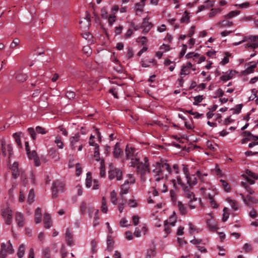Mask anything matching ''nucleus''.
I'll list each match as a JSON object with an SVG mask.
<instances>
[{
    "label": "nucleus",
    "mask_w": 258,
    "mask_h": 258,
    "mask_svg": "<svg viewBox=\"0 0 258 258\" xmlns=\"http://www.w3.org/2000/svg\"><path fill=\"white\" fill-rule=\"evenodd\" d=\"M49 156L55 161H57L59 159V153L54 148H51L48 151Z\"/></svg>",
    "instance_id": "nucleus-14"
},
{
    "label": "nucleus",
    "mask_w": 258,
    "mask_h": 258,
    "mask_svg": "<svg viewBox=\"0 0 258 258\" xmlns=\"http://www.w3.org/2000/svg\"><path fill=\"white\" fill-rule=\"evenodd\" d=\"M110 200L114 205H116L117 204V198L116 194L114 190H113L110 193Z\"/></svg>",
    "instance_id": "nucleus-35"
},
{
    "label": "nucleus",
    "mask_w": 258,
    "mask_h": 258,
    "mask_svg": "<svg viewBox=\"0 0 258 258\" xmlns=\"http://www.w3.org/2000/svg\"><path fill=\"white\" fill-rule=\"evenodd\" d=\"M36 131L38 134H41L42 135H44V134H46V133H47V132L45 131L44 128H43L41 126H37L36 127Z\"/></svg>",
    "instance_id": "nucleus-58"
},
{
    "label": "nucleus",
    "mask_w": 258,
    "mask_h": 258,
    "mask_svg": "<svg viewBox=\"0 0 258 258\" xmlns=\"http://www.w3.org/2000/svg\"><path fill=\"white\" fill-rule=\"evenodd\" d=\"M218 25L222 27H230L233 25V23L228 21L223 20L222 22L218 23Z\"/></svg>",
    "instance_id": "nucleus-41"
},
{
    "label": "nucleus",
    "mask_w": 258,
    "mask_h": 258,
    "mask_svg": "<svg viewBox=\"0 0 258 258\" xmlns=\"http://www.w3.org/2000/svg\"><path fill=\"white\" fill-rule=\"evenodd\" d=\"M177 206L178 210L182 215L186 214V207L182 203V202L178 201Z\"/></svg>",
    "instance_id": "nucleus-24"
},
{
    "label": "nucleus",
    "mask_w": 258,
    "mask_h": 258,
    "mask_svg": "<svg viewBox=\"0 0 258 258\" xmlns=\"http://www.w3.org/2000/svg\"><path fill=\"white\" fill-rule=\"evenodd\" d=\"M42 258H51L49 247H46L43 249Z\"/></svg>",
    "instance_id": "nucleus-26"
},
{
    "label": "nucleus",
    "mask_w": 258,
    "mask_h": 258,
    "mask_svg": "<svg viewBox=\"0 0 258 258\" xmlns=\"http://www.w3.org/2000/svg\"><path fill=\"white\" fill-rule=\"evenodd\" d=\"M114 241L111 236H108L107 239V248L106 250L111 251L113 249Z\"/></svg>",
    "instance_id": "nucleus-21"
},
{
    "label": "nucleus",
    "mask_w": 258,
    "mask_h": 258,
    "mask_svg": "<svg viewBox=\"0 0 258 258\" xmlns=\"http://www.w3.org/2000/svg\"><path fill=\"white\" fill-rule=\"evenodd\" d=\"M247 41H249V42L245 45V48L255 49L258 47V35L245 36L243 37V39L241 41L238 42H235L233 45L237 46Z\"/></svg>",
    "instance_id": "nucleus-3"
},
{
    "label": "nucleus",
    "mask_w": 258,
    "mask_h": 258,
    "mask_svg": "<svg viewBox=\"0 0 258 258\" xmlns=\"http://www.w3.org/2000/svg\"><path fill=\"white\" fill-rule=\"evenodd\" d=\"M25 247L24 244H22L20 245L17 252L18 256L19 258H22L23 256L25 253Z\"/></svg>",
    "instance_id": "nucleus-28"
},
{
    "label": "nucleus",
    "mask_w": 258,
    "mask_h": 258,
    "mask_svg": "<svg viewBox=\"0 0 258 258\" xmlns=\"http://www.w3.org/2000/svg\"><path fill=\"white\" fill-rule=\"evenodd\" d=\"M204 99L203 96L199 95L194 97L195 102L193 103L194 105H198V103H200Z\"/></svg>",
    "instance_id": "nucleus-54"
},
{
    "label": "nucleus",
    "mask_w": 258,
    "mask_h": 258,
    "mask_svg": "<svg viewBox=\"0 0 258 258\" xmlns=\"http://www.w3.org/2000/svg\"><path fill=\"white\" fill-rule=\"evenodd\" d=\"M142 27L143 28H151L152 27V24L151 23L148 21V20L147 19H145L142 24Z\"/></svg>",
    "instance_id": "nucleus-53"
},
{
    "label": "nucleus",
    "mask_w": 258,
    "mask_h": 258,
    "mask_svg": "<svg viewBox=\"0 0 258 258\" xmlns=\"http://www.w3.org/2000/svg\"><path fill=\"white\" fill-rule=\"evenodd\" d=\"M100 175L101 177H104L105 175V166L103 159H101L100 163Z\"/></svg>",
    "instance_id": "nucleus-32"
},
{
    "label": "nucleus",
    "mask_w": 258,
    "mask_h": 258,
    "mask_svg": "<svg viewBox=\"0 0 258 258\" xmlns=\"http://www.w3.org/2000/svg\"><path fill=\"white\" fill-rule=\"evenodd\" d=\"M96 209H95L93 206L90 205L88 206L87 210L89 215L90 217H92V213L94 211H96Z\"/></svg>",
    "instance_id": "nucleus-62"
},
{
    "label": "nucleus",
    "mask_w": 258,
    "mask_h": 258,
    "mask_svg": "<svg viewBox=\"0 0 258 258\" xmlns=\"http://www.w3.org/2000/svg\"><path fill=\"white\" fill-rule=\"evenodd\" d=\"M27 154L30 159H32L34 160L35 166H39L40 165V162L39 157L35 150H33L32 151H30L29 152H27Z\"/></svg>",
    "instance_id": "nucleus-12"
},
{
    "label": "nucleus",
    "mask_w": 258,
    "mask_h": 258,
    "mask_svg": "<svg viewBox=\"0 0 258 258\" xmlns=\"http://www.w3.org/2000/svg\"><path fill=\"white\" fill-rule=\"evenodd\" d=\"M135 149L133 147H129L128 145L126 146L125 153L126 155V159L127 160L131 159V161H135V157H138L137 154H135Z\"/></svg>",
    "instance_id": "nucleus-8"
},
{
    "label": "nucleus",
    "mask_w": 258,
    "mask_h": 258,
    "mask_svg": "<svg viewBox=\"0 0 258 258\" xmlns=\"http://www.w3.org/2000/svg\"><path fill=\"white\" fill-rule=\"evenodd\" d=\"M246 174L249 176L252 177L253 179H258V176L254 173L252 172V171L247 170L246 171Z\"/></svg>",
    "instance_id": "nucleus-57"
},
{
    "label": "nucleus",
    "mask_w": 258,
    "mask_h": 258,
    "mask_svg": "<svg viewBox=\"0 0 258 258\" xmlns=\"http://www.w3.org/2000/svg\"><path fill=\"white\" fill-rule=\"evenodd\" d=\"M43 223L44 227L46 229L50 228L52 226L51 218L49 214L46 213L43 217Z\"/></svg>",
    "instance_id": "nucleus-15"
},
{
    "label": "nucleus",
    "mask_w": 258,
    "mask_h": 258,
    "mask_svg": "<svg viewBox=\"0 0 258 258\" xmlns=\"http://www.w3.org/2000/svg\"><path fill=\"white\" fill-rule=\"evenodd\" d=\"M2 216L5 219V223L7 225H10L12 221V211L9 208L3 209L2 210Z\"/></svg>",
    "instance_id": "nucleus-7"
},
{
    "label": "nucleus",
    "mask_w": 258,
    "mask_h": 258,
    "mask_svg": "<svg viewBox=\"0 0 258 258\" xmlns=\"http://www.w3.org/2000/svg\"><path fill=\"white\" fill-rule=\"evenodd\" d=\"M122 153L121 149L120 148V144L118 143H116L113 151V156L115 158H118L121 153Z\"/></svg>",
    "instance_id": "nucleus-22"
},
{
    "label": "nucleus",
    "mask_w": 258,
    "mask_h": 258,
    "mask_svg": "<svg viewBox=\"0 0 258 258\" xmlns=\"http://www.w3.org/2000/svg\"><path fill=\"white\" fill-rule=\"evenodd\" d=\"M16 221L19 227H22L24 226V217L21 213L17 212L16 213Z\"/></svg>",
    "instance_id": "nucleus-17"
},
{
    "label": "nucleus",
    "mask_w": 258,
    "mask_h": 258,
    "mask_svg": "<svg viewBox=\"0 0 258 258\" xmlns=\"http://www.w3.org/2000/svg\"><path fill=\"white\" fill-rule=\"evenodd\" d=\"M256 64L251 65L248 67L245 71L246 74L252 73L254 71V69L256 68Z\"/></svg>",
    "instance_id": "nucleus-56"
},
{
    "label": "nucleus",
    "mask_w": 258,
    "mask_h": 258,
    "mask_svg": "<svg viewBox=\"0 0 258 258\" xmlns=\"http://www.w3.org/2000/svg\"><path fill=\"white\" fill-rule=\"evenodd\" d=\"M80 135L79 134H76L74 137L70 138V147L71 149L75 151L77 147H78V150L79 151H82L83 149V145L80 142Z\"/></svg>",
    "instance_id": "nucleus-5"
},
{
    "label": "nucleus",
    "mask_w": 258,
    "mask_h": 258,
    "mask_svg": "<svg viewBox=\"0 0 258 258\" xmlns=\"http://www.w3.org/2000/svg\"><path fill=\"white\" fill-rule=\"evenodd\" d=\"M122 171L118 168L110 169L108 172V178L112 180L115 177L117 180H120L122 179Z\"/></svg>",
    "instance_id": "nucleus-6"
},
{
    "label": "nucleus",
    "mask_w": 258,
    "mask_h": 258,
    "mask_svg": "<svg viewBox=\"0 0 258 258\" xmlns=\"http://www.w3.org/2000/svg\"><path fill=\"white\" fill-rule=\"evenodd\" d=\"M187 179V183L190 186H192L197 183V179L195 175H187L186 177Z\"/></svg>",
    "instance_id": "nucleus-18"
},
{
    "label": "nucleus",
    "mask_w": 258,
    "mask_h": 258,
    "mask_svg": "<svg viewBox=\"0 0 258 258\" xmlns=\"http://www.w3.org/2000/svg\"><path fill=\"white\" fill-rule=\"evenodd\" d=\"M228 211H229V210L227 208L225 207L223 209V218H222V221L223 222H226L229 218V213Z\"/></svg>",
    "instance_id": "nucleus-36"
},
{
    "label": "nucleus",
    "mask_w": 258,
    "mask_h": 258,
    "mask_svg": "<svg viewBox=\"0 0 258 258\" xmlns=\"http://www.w3.org/2000/svg\"><path fill=\"white\" fill-rule=\"evenodd\" d=\"M241 185L242 186H243V187H244L246 190H247V191L249 194H253L254 193V191L252 190V189H251L250 187L248 185V184H247V183L245 182H241Z\"/></svg>",
    "instance_id": "nucleus-44"
},
{
    "label": "nucleus",
    "mask_w": 258,
    "mask_h": 258,
    "mask_svg": "<svg viewBox=\"0 0 258 258\" xmlns=\"http://www.w3.org/2000/svg\"><path fill=\"white\" fill-rule=\"evenodd\" d=\"M220 182H221L222 185L224 190L227 192H229L230 190V187L228 183L223 179H221Z\"/></svg>",
    "instance_id": "nucleus-40"
},
{
    "label": "nucleus",
    "mask_w": 258,
    "mask_h": 258,
    "mask_svg": "<svg viewBox=\"0 0 258 258\" xmlns=\"http://www.w3.org/2000/svg\"><path fill=\"white\" fill-rule=\"evenodd\" d=\"M242 107V104H239L236 105L235 108H232L231 110H233V113L239 114L241 111Z\"/></svg>",
    "instance_id": "nucleus-49"
},
{
    "label": "nucleus",
    "mask_w": 258,
    "mask_h": 258,
    "mask_svg": "<svg viewBox=\"0 0 258 258\" xmlns=\"http://www.w3.org/2000/svg\"><path fill=\"white\" fill-rule=\"evenodd\" d=\"M14 250L13 248L12 244L10 242V240H9L8 242V246L6 247V252L8 253L12 254L14 252Z\"/></svg>",
    "instance_id": "nucleus-47"
},
{
    "label": "nucleus",
    "mask_w": 258,
    "mask_h": 258,
    "mask_svg": "<svg viewBox=\"0 0 258 258\" xmlns=\"http://www.w3.org/2000/svg\"><path fill=\"white\" fill-rule=\"evenodd\" d=\"M66 241L67 244L71 246L73 244V234L69 229H67L65 234Z\"/></svg>",
    "instance_id": "nucleus-16"
},
{
    "label": "nucleus",
    "mask_w": 258,
    "mask_h": 258,
    "mask_svg": "<svg viewBox=\"0 0 258 258\" xmlns=\"http://www.w3.org/2000/svg\"><path fill=\"white\" fill-rule=\"evenodd\" d=\"M7 151L8 152V155L9 156L8 158L10 159L11 157L13 154V147L11 144H8L7 145Z\"/></svg>",
    "instance_id": "nucleus-48"
},
{
    "label": "nucleus",
    "mask_w": 258,
    "mask_h": 258,
    "mask_svg": "<svg viewBox=\"0 0 258 258\" xmlns=\"http://www.w3.org/2000/svg\"><path fill=\"white\" fill-rule=\"evenodd\" d=\"M107 18L109 24L111 26L113 22L115 21V16L114 15H110Z\"/></svg>",
    "instance_id": "nucleus-63"
},
{
    "label": "nucleus",
    "mask_w": 258,
    "mask_h": 258,
    "mask_svg": "<svg viewBox=\"0 0 258 258\" xmlns=\"http://www.w3.org/2000/svg\"><path fill=\"white\" fill-rule=\"evenodd\" d=\"M1 147H2V151L3 155L4 157H6L7 156V145L6 144V142L4 140H2L1 141Z\"/></svg>",
    "instance_id": "nucleus-38"
},
{
    "label": "nucleus",
    "mask_w": 258,
    "mask_h": 258,
    "mask_svg": "<svg viewBox=\"0 0 258 258\" xmlns=\"http://www.w3.org/2000/svg\"><path fill=\"white\" fill-rule=\"evenodd\" d=\"M27 75L23 73H19L16 76V79L18 81L20 82H24L27 79Z\"/></svg>",
    "instance_id": "nucleus-33"
},
{
    "label": "nucleus",
    "mask_w": 258,
    "mask_h": 258,
    "mask_svg": "<svg viewBox=\"0 0 258 258\" xmlns=\"http://www.w3.org/2000/svg\"><path fill=\"white\" fill-rule=\"evenodd\" d=\"M191 187H189L187 186H184L183 190L184 192V196L187 199L190 200H194L195 201H197V198L195 197V195L193 192H192L190 190Z\"/></svg>",
    "instance_id": "nucleus-11"
},
{
    "label": "nucleus",
    "mask_w": 258,
    "mask_h": 258,
    "mask_svg": "<svg viewBox=\"0 0 258 258\" xmlns=\"http://www.w3.org/2000/svg\"><path fill=\"white\" fill-rule=\"evenodd\" d=\"M64 187L63 182L59 180H56L53 182L51 187L52 192V198L55 199L57 197L59 192H62Z\"/></svg>",
    "instance_id": "nucleus-4"
},
{
    "label": "nucleus",
    "mask_w": 258,
    "mask_h": 258,
    "mask_svg": "<svg viewBox=\"0 0 258 258\" xmlns=\"http://www.w3.org/2000/svg\"><path fill=\"white\" fill-rule=\"evenodd\" d=\"M12 176L14 178H17L20 175V171L18 168V163L17 162H15L11 168Z\"/></svg>",
    "instance_id": "nucleus-13"
},
{
    "label": "nucleus",
    "mask_w": 258,
    "mask_h": 258,
    "mask_svg": "<svg viewBox=\"0 0 258 258\" xmlns=\"http://www.w3.org/2000/svg\"><path fill=\"white\" fill-rule=\"evenodd\" d=\"M41 209L40 208H37L36 209L35 213V222L36 224L39 223L41 221Z\"/></svg>",
    "instance_id": "nucleus-23"
},
{
    "label": "nucleus",
    "mask_w": 258,
    "mask_h": 258,
    "mask_svg": "<svg viewBox=\"0 0 258 258\" xmlns=\"http://www.w3.org/2000/svg\"><path fill=\"white\" fill-rule=\"evenodd\" d=\"M88 206L86 202H83L80 206V211L82 214H84L85 213L86 209H87Z\"/></svg>",
    "instance_id": "nucleus-51"
},
{
    "label": "nucleus",
    "mask_w": 258,
    "mask_h": 258,
    "mask_svg": "<svg viewBox=\"0 0 258 258\" xmlns=\"http://www.w3.org/2000/svg\"><path fill=\"white\" fill-rule=\"evenodd\" d=\"M240 196H241L242 200L244 202V203L247 205L248 206H250V204H256L258 203V200L256 199L254 197H252L249 195H247L246 197H244L243 194H240Z\"/></svg>",
    "instance_id": "nucleus-10"
},
{
    "label": "nucleus",
    "mask_w": 258,
    "mask_h": 258,
    "mask_svg": "<svg viewBox=\"0 0 258 258\" xmlns=\"http://www.w3.org/2000/svg\"><path fill=\"white\" fill-rule=\"evenodd\" d=\"M54 143L57 145V146L59 149H62L63 148V144L61 141V138L60 136H57L55 138Z\"/></svg>",
    "instance_id": "nucleus-31"
},
{
    "label": "nucleus",
    "mask_w": 258,
    "mask_h": 258,
    "mask_svg": "<svg viewBox=\"0 0 258 258\" xmlns=\"http://www.w3.org/2000/svg\"><path fill=\"white\" fill-rule=\"evenodd\" d=\"M240 14L239 11H233L225 16L226 19H231Z\"/></svg>",
    "instance_id": "nucleus-34"
},
{
    "label": "nucleus",
    "mask_w": 258,
    "mask_h": 258,
    "mask_svg": "<svg viewBox=\"0 0 258 258\" xmlns=\"http://www.w3.org/2000/svg\"><path fill=\"white\" fill-rule=\"evenodd\" d=\"M98 214H99V210H96V211H95V214H94V223H93L94 227H96L99 224V223L98 222V221L99 219V217Z\"/></svg>",
    "instance_id": "nucleus-39"
},
{
    "label": "nucleus",
    "mask_w": 258,
    "mask_h": 258,
    "mask_svg": "<svg viewBox=\"0 0 258 258\" xmlns=\"http://www.w3.org/2000/svg\"><path fill=\"white\" fill-rule=\"evenodd\" d=\"M75 93L73 91H68L66 93V96L69 99H74L75 97Z\"/></svg>",
    "instance_id": "nucleus-64"
},
{
    "label": "nucleus",
    "mask_w": 258,
    "mask_h": 258,
    "mask_svg": "<svg viewBox=\"0 0 258 258\" xmlns=\"http://www.w3.org/2000/svg\"><path fill=\"white\" fill-rule=\"evenodd\" d=\"M120 200H121V202L119 204V205H118V210H119L120 213H121L122 212L123 210L124 205L126 203V200L125 198H123V199H120Z\"/></svg>",
    "instance_id": "nucleus-46"
},
{
    "label": "nucleus",
    "mask_w": 258,
    "mask_h": 258,
    "mask_svg": "<svg viewBox=\"0 0 258 258\" xmlns=\"http://www.w3.org/2000/svg\"><path fill=\"white\" fill-rule=\"evenodd\" d=\"M243 249L245 252H249L252 250L251 245L248 243H245L243 245Z\"/></svg>",
    "instance_id": "nucleus-60"
},
{
    "label": "nucleus",
    "mask_w": 258,
    "mask_h": 258,
    "mask_svg": "<svg viewBox=\"0 0 258 258\" xmlns=\"http://www.w3.org/2000/svg\"><path fill=\"white\" fill-rule=\"evenodd\" d=\"M207 225L210 230L214 231L217 229V225L213 219H208L207 220Z\"/></svg>",
    "instance_id": "nucleus-19"
},
{
    "label": "nucleus",
    "mask_w": 258,
    "mask_h": 258,
    "mask_svg": "<svg viewBox=\"0 0 258 258\" xmlns=\"http://www.w3.org/2000/svg\"><path fill=\"white\" fill-rule=\"evenodd\" d=\"M23 134L21 132L16 133L13 134V137L15 139V142L17 143L18 147L20 148H22V145L21 142L20 137Z\"/></svg>",
    "instance_id": "nucleus-20"
},
{
    "label": "nucleus",
    "mask_w": 258,
    "mask_h": 258,
    "mask_svg": "<svg viewBox=\"0 0 258 258\" xmlns=\"http://www.w3.org/2000/svg\"><path fill=\"white\" fill-rule=\"evenodd\" d=\"M92 177L90 172L87 173L86 179V185L87 187H90L92 186Z\"/></svg>",
    "instance_id": "nucleus-29"
},
{
    "label": "nucleus",
    "mask_w": 258,
    "mask_h": 258,
    "mask_svg": "<svg viewBox=\"0 0 258 258\" xmlns=\"http://www.w3.org/2000/svg\"><path fill=\"white\" fill-rule=\"evenodd\" d=\"M27 131L29 134L31 136V137L33 140L36 139V134L34 129L32 127H29L27 129Z\"/></svg>",
    "instance_id": "nucleus-37"
},
{
    "label": "nucleus",
    "mask_w": 258,
    "mask_h": 258,
    "mask_svg": "<svg viewBox=\"0 0 258 258\" xmlns=\"http://www.w3.org/2000/svg\"><path fill=\"white\" fill-rule=\"evenodd\" d=\"M101 209V211L104 213H106L108 211L106 200L104 197L102 199Z\"/></svg>",
    "instance_id": "nucleus-25"
},
{
    "label": "nucleus",
    "mask_w": 258,
    "mask_h": 258,
    "mask_svg": "<svg viewBox=\"0 0 258 258\" xmlns=\"http://www.w3.org/2000/svg\"><path fill=\"white\" fill-rule=\"evenodd\" d=\"M227 201L231 205L232 208L234 210L237 211L238 210V207L235 201H233L229 198H227Z\"/></svg>",
    "instance_id": "nucleus-42"
},
{
    "label": "nucleus",
    "mask_w": 258,
    "mask_h": 258,
    "mask_svg": "<svg viewBox=\"0 0 258 258\" xmlns=\"http://www.w3.org/2000/svg\"><path fill=\"white\" fill-rule=\"evenodd\" d=\"M250 4L248 2H245L241 4H236L235 5L236 7H238L239 9H244L248 7L249 6Z\"/></svg>",
    "instance_id": "nucleus-61"
},
{
    "label": "nucleus",
    "mask_w": 258,
    "mask_h": 258,
    "mask_svg": "<svg viewBox=\"0 0 258 258\" xmlns=\"http://www.w3.org/2000/svg\"><path fill=\"white\" fill-rule=\"evenodd\" d=\"M130 182L128 180L125 181L124 183L120 186V191L119 195L120 199H123L125 198L123 196L124 194H126L129 192L130 186Z\"/></svg>",
    "instance_id": "nucleus-9"
},
{
    "label": "nucleus",
    "mask_w": 258,
    "mask_h": 258,
    "mask_svg": "<svg viewBox=\"0 0 258 258\" xmlns=\"http://www.w3.org/2000/svg\"><path fill=\"white\" fill-rule=\"evenodd\" d=\"M130 166L136 167V172L139 174L143 181L146 180L147 173L150 172L149 163L148 157H145L144 162L140 161L139 157H135V161L130 162Z\"/></svg>",
    "instance_id": "nucleus-2"
},
{
    "label": "nucleus",
    "mask_w": 258,
    "mask_h": 258,
    "mask_svg": "<svg viewBox=\"0 0 258 258\" xmlns=\"http://www.w3.org/2000/svg\"><path fill=\"white\" fill-rule=\"evenodd\" d=\"M7 256L6 244L4 243L1 244V250L0 251V258H5Z\"/></svg>",
    "instance_id": "nucleus-27"
},
{
    "label": "nucleus",
    "mask_w": 258,
    "mask_h": 258,
    "mask_svg": "<svg viewBox=\"0 0 258 258\" xmlns=\"http://www.w3.org/2000/svg\"><path fill=\"white\" fill-rule=\"evenodd\" d=\"M101 17L103 19H107L108 13L105 8H103L101 10Z\"/></svg>",
    "instance_id": "nucleus-59"
},
{
    "label": "nucleus",
    "mask_w": 258,
    "mask_h": 258,
    "mask_svg": "<svg viewBox=\"0 0 258 258\" xmlns=\"http://www.w3.org/2000/svg\"><path fill=\"white\" fill-rule=\"evenodd\" d=\"M35 195L34 191L33 189H30L27 198V202L29 204H31L34 202Z\"/></svg>",
    "instance_id": "nucleus-30"
},
{
    "label": "nucleus",
    "mask_w": 258,
    "mask_h": 258,
    "mask_svg": "<svg viewBox=\"0 0 258 258\" xmlns=\"http://www.w3.org/2000/svg\"><path fill=\"white\" fill-rule=\"evenodd\" d=\"M172 171L170 165L166 161L163 160L156 162L155 168L153 170L154 177L156 181L167 178Z\"/></svg>",
    "instance_id": "nucleus-1"
},
{
    "label": "nucleus",
    "mask_w": 258,
    "mask_h": 258,
    "mask_svg": "<svg viewBox=\"0 0 258 258\" xmlns=\"http://www.w3.org/2000/svg\"><path fill=\"white\" fill-rule=\"evenodd\" d=\"M220 9H212L211 12L209 13V17L212 18L214 17L217 13L220 12Z\"/></svg>",
    "instance_id": "nucleus-55"
},
{
    "label": "nucleus",
    "mask_w": 258,
    "mask_h": 258,
    "mask_svg": "<svg viewBox=\"0 0 258 258\" xmlns=\"http://www.w3.org/2000/svg\"><path fill=\"white\" fill-rule=\"evenodd\" d=\"M143 6H144L143 4L137 3L135 6V10L136 11V13H137L138 12L141 13L143 10Z\"/></svg>",
    "instance_id": "nucleus-52"
},
{
    "label": "nucleus",
    "mask_w": 258,
    "mask_h": 258,
    "mask_svg": "<svg viewBox=\"0 0 258 258\" xmlns=\"http://www.w3.org/2000/svg\"><path fill=\"white\" fill-rule=\"evenodd\" d=\"M156 255L155 251L153 249H149L147 251V255L145 258H152Z\"/></svg>",
    "instance_id": "nucleus-50"
},
{
    "label": "nucleus",
    "mask_w": 258,
    "mask_h": 258,
    "mask_svg": "<svg viewBox=\"0 0 258 258\" xmlns=\"http://www.w3.org/2000/svg\"><path fill=\"white\" fill-rule=\"evenodd\" d=\"M94 156L96 161H99L100 160L99 157V150L98 145H96V148H95Z\"/></svg>",
    "instance_id": "nucleus-45"
},
{
    "label": "nucleus",
    "mask_w": 258,
    "mask_h": 258,
    "mask_svg": "<svg viewBox=\"0 0 258 258\" xmlns=\"http://www.w3.org/2000/svg\"><path fill=\"white\" fill-rule=\"evenodd\" d=\"M232 71H231L229 74L223 75L220 77V79L223 81H227L232 79Z\"/></svg>",
    "instance_id": "nucleus-43"
}]
</instances>
